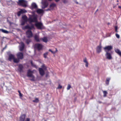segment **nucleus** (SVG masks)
I'll list each match as a JSON object with an SVG mask.
<instances>
[{
	"label": "nucleus",
	"instance_id": "nucleus-28",
	"mask_svg": "<svg viewBox=\"0 0 121 121\" xmlns=\"http://www.w3.org/2000/svg\"><path fill=\"white\" fill-rule=\"evenodd\" d=\"M20 11H21L22 14H23L24 13H26L27 12V11L24 9H21Z\"/></svg>",
	"mask_w": 121,
	"mask_h": 121
},
{
	"label": "nucleus",
	"instance_id": "nucleus-41",
	"mask_svg": "<svg viewBox=\"0 0 121 121\" xmlns=\"http://www.w3.org/2000/svg\"><path fill=\"white\" fill-rule=\"evenodd\" d=\"M25 121H30V118H26Z\"/></svg>",
	"mask_w": 121,
	"mask_h": 121
},
{
	"label": "nucleus",
	"instance_id": "nucleus-2",
	"mask_svg": "<svg viewBox=\"0 0 121 121\" xmlns=\"http://www.w3.org/2000/svg\"><path fill=\"white\" fill-rule=\"evenodd\" d=\"M28 21L30 23L33 22H36L37 21V17L34 15H31L28 19Z\"/></svg>",
	"mask_w": 121,
	"mask_h": 121
},
{
	"label": "nucleus",
	"instance_id": "nucleus-51",
	"mask_svg": "<svg viewBox=\"0 0 121 121\" xmlns=\"http://www.w3.org/2000/svg\"><path fill=\"white\" fill-rule=\"evenodd\" d=\"M117 2H119V1H118V0H117Z\"/></svg>",
	"mask_w": 121,
	"mask_h": 121
},
{
	"label": "nucleus",
	"instance_id": "nucleus-39",
	"mask_svg": "<svg viewBox=\"0 0 121 121\" xmlns=\"http://www.w3.org/2000/svg\"><path fill=\"white\" fill-rule=\"evenodd\" d=\"M62 88V86L60 85H59L58 87H57V89H61Z\"/></svg>",
	"mask_w": 121,
	"mask_h": 121
},
{
	"label": "nucleus",
	"instance_id": "nucleus-8",
	"mask_svg": "<svg viewBox=\"0 0 121 121\" xmlns=\"http://www.w3.org/2000/svg\"><path fill=\"white\" fill-rule=\"evenodd\" d=\"M27 37L30 38L32 37L33 36V34L31 30H27L26 32Z\"/></svg>",
	"mask_w": 121,
	"mask_h": 121
},
{
	"label": "nucleus",
	"instance_id": "nucleus-14",
	"mask_svg": "<svg viewBox=\"0 0 121 121\" xmlns=\"http://www.w3.org/2000/svg\"><path fill=\"white\" fill-rule=\"evenodd\" d=\"M102 47L101 46V43H100V45L98 46L96 48V51L98 53H99L101 51Z\"/></svg>",
	"mask_w": 121,
	"mask_h": 121
},
{
	"label": "nucleus",
	"instance_id": "nucleus-20",
	"mask_svg": "<svg viewBox=\"0 0 121 121\" xmlns=\"http://www.w3.org/2000/svg\"><path fill=\"white\" fill-rule=\"evenodd\" d=\"M56 6V4L54 3H51L50 6V7L52 9H53V8Z\"/></svg>",
	"mask_w": 121,
	"mask_h": 121
},
{
	"label": "nucleus",
	"instance_id": "nucleus-32",
	"mask_svg": "<svg viewBox=\"0 0 121 121\" xmlns=\"http://www.w3.org/2000/svg\"><path fill=\"white\" fill-rule=\"evenodd\" d=\"M31 42V40L30 39H27L26 40V43L27 44H29Z\"/></svg>",
	"mask_w": 121,
	"mask_h": 121
},
{
	"label": "nucleus",
	"instance_id": "nucleus-36",
	"mask_svg": "<svg viewBox=\"0 0 121 121\" xmlns=\"http://www.w3.org/2000/svg\"><path fill=\"white\" fill-rule=\"evenodd\" d=\"M64 3H67L68 1L67 0H61Z\"/></svg>",
	"mask_w": 121,
	"mask_h": 121
},
{
	"label": "nucleus",
	"instance_id": "nucleus-18",
	"mask_svg": "<svg viewBox=\"0 0 121 121\" xmlns=\"http://www.w3.org/2000/svg\"><path fill=\"white\" fill-rule=\"evenodd\" d=\"M24 46L25 45L24 43L21 42V47L20 48V50L21 51H22L24 49Z\"/></svg>",
	"mask_w": 121,
	"mask_h": 121
},
{
	"label": "nucleus",
	"instance_id": "nucleus-3",
	"mask_svg": "<svg viewBox=\"0 0 121 121\" xmlns=\"http://www.w3.org/2000/svg\"><path fill=\"white\" fill-rule=\"evenodd\" d=\"M33 73L32 71H31L30 69H28L27 73V76L28 77L31 78H32L30 79V80L31 81H35V77L33 75Z\"/></svg>",
	"mask_w": 121,
	"mask_h": 121
},
{
	"label": "nucleus",
	"instance_id": "nucleus-43",
	"mask_svg": "<svg viewBox=\"0 0 121 121\" xmlns=\"http://www.w3.org/2000/svg\"><path fill=\"white\" fill-rule=\"evenodd\" d=\"M50 10H51L50 9H46V10H45V11H48Z\"/></svg>",
	"mask_w": 121,
	"mask_h": 121
},
{
	"label": "nucleus",
	"instance_id": "nucleus-45",
	"mask_svg": "<svg viewBox=\"0 0 121 121\" xmlns=\"http://www.w3.org/2000/svg\"><path fill=\"white\" fill-rule=\"evenodd\" d=\"M118 8H120V9H121V6H118Z\"/></svg>",
	"mask_w": 121,
	"mask_h": 121
},
{
	"label": "nucleus",
	"instance_id": "nucleus-6",
	"mask_svg": "<svg viewBox=\"0 0 121 121\" xmlns=\"http://www.w3.org/2000/svg\"><path fill=\"white\" fill-rule=\"evenodd\" d=\"M35 26L38 29L41 30L43 28V25L41 22H38L35 24Z\"/></svg>",
	"mask_w": 121,
	"mask_h": 121
},
{
	"label": "nucleus",
	"instance_id": "nucleus-23",
	"mask_svg": "<svg viewBox=\"0 0 121 121\" xmlns=\"http://www.w3.org/2000/svg\"><path fill=\"white\" fill-rule=\"evenodd\" d=\"M34 39L37 42H39L40 40L38 36L36 35H35L34 37Z\"/></svg>",
	"mask_w": 121,
	"mask_h": 121
},
{
	"label": "nucleus",
	"instance_id": "nucleus-4",
	"mask_svg": "<svg viewBox=\"0 0 121 121\" xmlns=\"http://www.w3.org/2000/svg\"><path fill=\"white\" fill-rule=\"evenodd\" d=\"M18 4L23 7H26L27 5L26 3V1L24 0H19L17 2Z\"/></svg>",
	"mask_w": 121,
	"mask_h": 121
},
{
	"label": "nucleus",
	"instance_id": "nucleus-24",
	"mask_svg": "<svg viewBox=\"0 0 121 121\" xmlns=\"http://www.w3.org/2000/svg\"><path fill=\"white\" fill-rule=\"evenodd\" d=\"M31 7L32 9L36 8H37V6L35 3H33L31 4Z\"/></svg>",
	"mask_w": 121,
	"mask_h": 121
},
{
	"label": "nucleus",
	"instance_id": "nucleus-9",
	"mask_svg": "<svg viewBox=\"0 0 121 121\" xmlns=\"http://www.w3.org/2000/svg\"><path fill=\"white\" fill-rule=\"evenodd\" d=\"M23 29L31 30L33 29H35V27L33 24H31L30 26L29 25H27L24 26Z\"/></svg>",
	"mask_w": 121,
	"mask_h": 121
},
{
	"label": "nucleus",
	"instance_id": "nucleus-17",
	"mask_svg": "<svg viewBox=\"0 0 121 121\" xmlns=\"http://www.w3.org/2000/svg\"><path fill=\"white\" fill-rule=\"evenodd\" d=\"M26 115L25 114L21 115L20 117V121H24Z\"/></svg>",
	"mask_w": 121,
	"mask_h": 121
},
{
	"label": "nucleus",
	"instance_id": "nucleus-33",
	"mask_svg": "<svg viewBox=\"0 0 121 121\" xmlns=\"http://www.w3.org/2000/svg\"><path fill=\"white\" fill-rule=\"evenodd\" d=\"M31 64L32 66L36 68L37 67L36 65L35 64H33L32 61H31Z\"/></svg>",
	"mask_w": 121,
	"mask_h": 121
},
{
	"label": "nucleus",
	"instance_id": "nucleus-42",
	"mask_svg": "<svg viewBox=\"0 0 121 121\" xmlns=\"http://www.w3.org/2000/svg\"><path fill=\"white\" fill-rule=\"evenodd\" d=\"M19 95L20 97H22V94L21 93H20L19 94Z\"/></svg>",
	"mask_w": 121,
	"mask_h": 121
},
{
	"label": "nucleus",
	"instance_id": "nucleus-47",
	"mask_svg": "<svg viewBox=\"0 0 121 121\" xmlns=\"http://www.w3.org/2000/svg\"><path fill=\"white\" fill-rule=\"evenodd\" d=\"M98 102L99 103H102V102L100 101H98Z\"/></svg>",
	"mask_w": 121,
	"mask_h": 121
},
{
	"label": "nucleus",
	"instance_id": "nucleus-48",
	"mask_svg": "<svg viewBox=\"0 0 121 121\" xmlns=\"http://www.w3.org/2000/svg\"><path fill=\"white\" fill-rule=\"evenodd\" d=\"M56 51L55 52H56L57 51V49L56 48Z\"/></svg>",
	"mask_w": 121,
	"mask_h": 121
},
{
	"label": "nucleus",
	"instance_id": "nucleus-40",
	"mask_svg": "<svg viewBox=\"0 0 121 121\" xmlns=\"http://www.w3.org/2000/svg\"><path fill=\"white\" fill-rule=\"evenodd\" d=\"M117 29V26H115V31L116 32H118Z\"/></svg>",
	"mask_w": 121,
	"mask_h": 121
},
{
	"label": "nucleus",
	"instance_id": "nucleus-53",
	"mask_svg": "<svg viewBox=\"0 0 121 121\" xmlns=\"http://www.w3.org/2000/svg\"><path fill=\"white\" fill-rule=\"evenodd\" d=\"M44 121H47V120H44Z\"/></svg>",
	"mask_w": 121,
	"mask_h": 121
},
{
	"label": "nucleus",
	"instance_id": "nucleus-38",
	"mask_svg": "<svg viewBox=\"0 0 121 121\" xmlns=\"http://www.w3.org/2000/svg\"><path fill=\"white\" fill-rule=\"evenodd\" d=\"M116 36L117 38H118V39L120 37L119 35L118 34H116Z\"/></svg>",
	"mask_w": 121,
	"mask_h": 121
},
{
	"label": "nucleus",
	"instance_id": "nucleus-21",
	"mask_svg": "<svg viewBox=\"0 0 121 121\" xmlns=\"http://www.w3.org/2000/svg\"><path fill=\"white\" fill-rule=\"evenodd\" d=\"M43 12V10L40 9H38L36 10V12L39 14H41Z\"/></svg>",
	"mask_w": 121,
	"mask_h": 121
},
{
	"label": "nucleus",
	"instance_id": "nucleus-49",
	"mask_svg": "<svg viewBox=\"0 0 121 121\" xmlns=\"http://www.w3.org/2000/svg\"><path fill=\"white\" fill-rule=\"evenodd\" d=\"M6 48V47H5L4 48H3V50H4V49L5 48Z\"/></svg>",
	"mask_w": 121,
	"mask_h": 121
},
{
	"label": "nucleus",
	"instance_id": "nucleus-11",
	"mask_svg": "<svg viewBox=\"0 0 121 121\" xmlns=\"http://www.w3.org/2000/svg\"><path fill=\"white\" fill-rule=\"evenodd\" d=\"M42 8L43 9H44L48 6V4L47 1H44L42 2Z\"/></svg>",
	"mask_w": 121,
	"mask_h": 121
},
{
	"label": "nucleus",
	"instance_id": "nucleus-35",
	"mask_svg": "<svg viewBox=\"0 0 121 121\" xmlns=\"http://www.w3.org/2000/svg\"><path fill=\"white\" fill-rule=\"evenodd\" d=\"M71 87L70 85L69 84L68 85V86L67 88V90H69L71 88Z\"/></svg>",
	"mask_w": 121,
	"mask_h": 121
},
{
	"label": "nucleus",
	"instance_id": "nucleus-22",
	"mask_svg": "<svg viewBox=\"0 0 121 121\" xmlns=\"http://www.w3.org/2000/svg\"><path fill=\"white\" fill-rule=\"evenodd\" d=\"M83 62L86 63L85 65V66L86 67H88V63L87 61L86 60V58H85L83 59Z\"/></svg>",
	"mask_w": 121,
	"mask_h": 121
},
{
	"label": "nucleus",
	"instance_id": "nucleus-50",
	"mask_svg": "<svg viewBox=\"0 0 121 121\" xmlns=\"http://www.w3.org/2000/svg\"><path fill=\"white\" fill-rule=\"evenodd\" d=\"M98 10V9H97L96 10V11L95 12H96Z\"/></svg>",
	"mask_w": 121,
	"mask_h": 121
},
{
	"label": "nucleus",
	"instance_id": "nucleus-26",
	"mask_svg": "<svg viewBox=\"0 0 121 121\" xmlns=\"http://www.w3.org/2000/svg\"><path fill=\"white\" fill-rule=\"evenodd\" d=\"M102 91L104 94L103 96L104 97H106V95L108 94L107 92L105 91Z\"/></svg>",
	"mask_w": 121,
	"mask_h": 121
},
{
	"label": "nucleus",
	"instance_id": "nucleus-15",
	"mask_svg": "<svg viewBox=\"0 0 121 121\" xmlns=\"http://www.w3.org/2000/svg\"><path fill=\"white\" fill-rule=\"evenodd\" d=\"M39 74L41 76H42L44 74L45 72L42 68H39Z\"/></svg>",
	"mask_w": 121,
	"mask_h": 121
},
{
	"label": "nucleus",
	"instance_id": "nucleus-27",
	"mask_svg": "<svg viewBox=\"0 0 121 121\" xmlns=\"http://www.w3.org/2000/svg\"><path fill=\"white\" fill-rule=\"evenodd\" d=\"M43 41V42L46 43L48 41V39L46 37H44L42 39Z\"/></svg>",
	"mask_w": 121,
	"mask_h": 121
},
{
	"label": "nucleus",
	"instance_id": "nucleus-44",
	"mask_svg": "<svg viewBox=\"0 0 121 121\" xmlns=\"http://www.w3.org/2000/svg\"><path fill=\"white\" fill-rule=\"evenodd\" d=\"M55 0V1L56 2H58L59 0Z\"/></svg>",
	"mask_w": 121,
	"mask_h": 121
},
{
	"label": "nucleus",
	"instance_id": "nucleus-31",
	"mask_svg": "<svg viewBox=\"0 0 121 121\" xmlns=\"http://www.w3.org/2000/svg\"><path fill=\"white\" fill-rule=\"evenodd\" d=\"M48 54V52H46L43 54V57L45 58H47V56Z\"/></svg>",
	"mask_w": 121,
	"mask_h": 121
},
{
	"label": "nucleus",
	"instance_id": "nucleus-25",
	"mask_svg": "<svg viewBox=\"0 0 121 121\" xmlns=\"http://www.w3.org/2000/svg\"><path fill=\"white\" fill-rule=\"evenodd\" d=\"M0 31H1L2 32L5 33H9L8 31L7 30L2 29H0Z\"/></svg>",
	"mask_w": 121,
	"mask_h": 121
},
{
	"label": "nucleus",
	"instance_id": "nucleus-19",
	"mask_svg": "<svg viewBox=\"0 0 121 121\" xmlns=\"http://www.w3.org/2000/svg\"><path fill=\"white\" fill-rule=\"evenodd\" d=\"M114 50L121 57V52L120 50L117 49H115Z\"/></svg>",
	"mask_w": 121,
	"mask_h": 121
},
{
	"label": "nucleus",
	"instance_id": "nucleus-37",
	"mask_svg": "<svg viewBox=\"0 0 121 121\" xmlns=\"http://www.w3.org/2000/svg\"><path fill=\"white\" fill-rule=\"evenodd\" d=\"M49 51H50V52H51L53 54H55L56 53V52H53V51H52L50 49H49Z\"/></svg>",
	"mask_w": 121,
	"mask_h": 121
},
{
	"label": "nucleus",
	"instance_id": "nucleus-54",
	"mask_svg": "<svg viewBox=\"0 0 121 121\" xmlns=\"http://www.w3.org/2000/svg\"><path fill=\"white\" fill-rule=\"evenodd\" d=\"M117 5H118V3H117Z\"/></svg>",
	"mask_w": 121,
	"mask_h": 121
},
{
	"label": "nucleus",
	"instance_id": "nucleus-46",
	"mask_svg": "<svg viewBox=\"0 0 121 121\" xmlns=\"http://www.w3.org/2000/svg\"><path fill=\"white\" fill-rule=\"evenodd\" d=\"M18 92L19 93V94L20 93H21V92H20V91L19 90L18 91Z\"/></svg>",
	"mask_w": 121,
	"mask_h": 121
},
{
	"label": "nucleus",
	"instance_id": "nucleus-55",
	"mask_svg": "<svg viewBox=\"0 0 121 121\" xmlns=\"http://www.w3.org/2000/svg\"><path fill=\"white\" fill-rule=\"evenodd\" d=\"M48 95V94H47V95Z\"/></svg>",
	"mask_w": 121,
	"mask_h": 121
},
{
	"label": "nucleus",
	"instance_id": "nucleus-1",
	"mask_svg": "<svg viewBox=\"0 0 121 121\" xmlns=\"http://www.w3.org/2000/svg\"><path fill=\"white\" fill-rule=\"evenodd\" d=\"M8 60L11 62L13 60V62L15 63H19V60L14 55L12 54H10L8 55Z\"/></svg>",
	"mask_w": 121,
	"mask_h": 121
},
{
	"label": "nucleus",
	"instance_id": "nucleus-5",
	"mask_svg": "<svg viewBox=\"0 0 121 121\" xmlns=\"http://www.w3.org/2000/svg\"><path fill=\"white\" fill-rule=\"evenodd\" d=\"M22 18V20L21 22V25L23 26L28 21V19L26 15L23 16Z\"/></svg>",
	"mask_w": 121,
	"mask_h": 121
},
{
	"label": "nucleus",
	"instance_id": "nucleus-52",
	"mask_svg": "<svg viewBox=\"0 0 121 121\" xmlns=\"http://www.w3.org/2000/svg\"><path fill=\"white\" fill-rule=\"evenodd\" d=\"M76 3L77 4H78V3L77 2H76Z\"/></svg>",
	"mask_w": 121,
	"mask_h": 121
},
{
	"label": "nucleus",
	"instance_id": "nucleus-30",
	"mask_svg": "<svg viewBox=\"0 0 121 121\" xmlns=\"http://www.w3.org/2000/svg\"><path fill=\"white\" fill-rule=\"evenodd\" d=\"M110 80L109 78H107L106 79V83L107 85H108L109 83V82Z\"/></svg>",
	"mask_w": 121,
	"mask_h": 121
},
{
	"label": "nucleus",
	"instance_id": "nucleus-7",
	"mask_svg": "<svg viewBox=\"0 0 121 121\" xmlns=\"http://www.w3.org/2000/svg\"><path fill=\"white\" fill-rule=\"evenodd\" d=\"M16 56L17 57V58L19 60V63L20 61V59H22L24 58V56L23 53L21 52H19L16 54Z\"/></svg>",
	"mask_w": 121,
	"mask_h": 121
},
{
	"label": "nucleus",
	"instance_id": "nucleus-13",
	"mask_svg": "<svg viewBox=\"0 0 121 121\" xmlns=\"http://www.w3.org/2000/svg\"><path fill=\"white\" fill-rule=\"evenodd\" d=\"M35 47L38 50H40L42 49L43 48V46L42 44L40 43H37L35 44Z\"/></svg>",
	"mask_w": 121,
	"mask_h": 121
},
{
	"label": "nucleus",
	"instance_id": "nucleus-10",
	"mask_svg": "<svg viewBox=\"0 0 121 121\" xmlns=\"http://www.w3.org/2000/svg\"><path fill=\"white\" fill-rule=\"evenodd\" d=\"M112 48V47L111 46H106L104 48V49L106 52H108V51L111 50Z\"/></svg>",
	"mask_w": 121,
	"mask_h": 121
},
{
	"label": "nucleus",
	"instance_id": "nucleus-16",
	"mask_svg": "<svg viewBox=\"0 0 121 121\" xmlns=\"http://www.w3.org/2000/svg\"><path fill=\"white\" fill-rule=\"evenodd\" d=\"M23 66L21 64H20L18 65V70L21 73L23 72Z\"/></svg>",
	"mask_w": 121,
	"mask_h": 121
},
{
	"label": "nucleus",
	"instance_id": "nucleus-34",
	"mask_svg": "<svg viewBox=\"0 0 121 121\" xmlns=\"http://www.w3.org/2000/svg\"><path fill=\"white\" fill-rule=\"evenodd\" d=\"M21 14H22L20 11L18 12L17 13V15L18 16H19Z\"/></svg>",
	"mask_w": 121,
	"mask_h": 121
},
{
	"label": "nucleus",
	"instance_id": "nucleus-12",
	"mask_svg": "<svg viewBox=\"0 0 121 121\" xmlns=\"http://www.w3.org/2000/svg\"><path fill=\"white\" fill-rule=\"evenodd\" d=\"M105 55L106 58L110 60L112 58L111 54L109 52H106Z\"/></svg>",
	"mask_w": 121,
	"mask_h": 121
},
{
	"label": "nucleus",
	"instance_id": "nucleus-29",
	"mask_svg": "<svg viewBox=\"0 0 121 121\" xmlns=\"http://www.w3.org/2000/svg\"><path fill=\"white\" fill-rule=\"evenodd\" d=\"M39 101L38 98H35L34 100H33V102L35 103H38Z\"/></svg>",
	"mask_w": 121,
	"mask_h": 121
}]
</instances>
